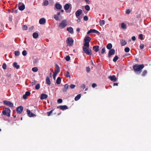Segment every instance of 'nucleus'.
I'll return each mask as SVG.
<instances>
[{
    "mask_svg": "<svg viewBox=\"0 0 151 151\" xmlns=\"http://www.w3.org/2000/svg\"><path fill=\"white\" fill-rule=\"evenodd\" d=\"M144 65L143 64L139 65L135 64L133 66V68L135 72H139V73L141 72V70L144 68Z\"/></svg>",
    "mask_w": 151,
    "mask_h": 151,
    "instance_id": "nucleus-1",
    "label": "nucleus"
},
{
    "mask_svg": "<svg viewBox=\"0 0 151 151\" xmlns=\"http://www.w3.org/2000/svg\"><path fill=\"white\" fill-rule=\"evenodd\" d=\"M83 50L84 52L87 55H92V50L89 49V47H87L83 46Z\"/></svg>",
    "mask_w": 151,
    "mask_h": 151,
    "instance_id": "nucleus-2",
    "label": "nucleus"
},
{
    "mask_svg": "<svg viewBox=\"0 0 151 151\" xmlns=\"http://www.w3.org/2000/svg\"><path fill=\"white\" fill-rule=\"evenodd\" d=\"M91 38L89 36L85 37L84 39V41L85 42L83 45L84 46L87 47H89V42H90Z\"/></svg>",
    "mask_w": 151,
    "mask_h": 151,
    "instance_id": "nucleus-3",
    "label": "nucleus"
},
{
    "mask_svg": "<svg viewBox=\"0 0 151 151\" xmlns=\"http://www.w3.org/2000/svg\"><path fill=\"white\" fill-rule=\"evenodd\" d=\"M67 20L64 19L62 20L61 22L60 23L59 27L61 29H63L67 26Z\"/></svg>",
    "mask_w": 151,
    "mask_h": 151,
    "instance_id": "nucleus-4",
    "label": "nucleus"
},
{
    "mask_svg": "<svg viewBox=\"0 0 151 151\" xmlns=\"http://www.w3.org/2000/svg\"><path fill=\"white\" fill-rule=\"evenodd\" d=\"M10 110L9 108H6L2 111V112L3 114L8 116H10Z\"/></svg>",
    "mask_w": 151,
    "mask_h": 151,
    "instance_id": "nucleus-5",
    "label": "nucleus"
},
{
    "mask_svg": "<svg viewBox=\"0 0 151 151\" xmlns=\"http://www.w3.org/2000/svg\"><path fill=\"white\" fill-rule=\"evenodd\" d=\"M66 42L68 45L71 46L73 45L74 40L72 37H69L67 38Z\"/></svg>",
    "mask_w": 151,
    "mask_h": 151,
    "instance_id": "nucleus-6",
    "label": "nucleus"
},
{
    "mask_svg": "<svg viewBox=\"0 0 151 151\" xmlns=\"http://www.w3.org/2000/svg\"><path fill=\"white\" fill-rule=\"evenodd\" d=\"M3 103L4 104L10 107H12L13 106V104L9 101H3Z\"/></svg>",
    "mask_w": 151,
    "mask_h": 151,
    "instance_id": "nucleus-7",
    "label": "nucleus"
},
{
    "mask_svg": "<svg viewBox=\"0 0 151 151\" xmlns=\"http://www.w3.org/2000/svg\"><path fill=\"white\" fill-rule=\"evenodd\" d=\"M108 78L113 82H115L117 80V78L114 75H110L108 77Z\"/></svg>",
    "mask_w": 151,
    "mask_h": 151,
    "instance_id": "nucleus-8",
    "label": "nucleus"
},
{
    "mask_svg": "<svg viewBox=\"0 0 151 151\" xmlns=\"http://www.w3.org/2000/svg\"><path fill=\"white\" fill-rule=\"evenodd\" d=\"M115 52V50L114 49H110L109 52L108 57L110 58L111 55H114Z\"/></svg>",
    "mask_w": 151,
    "mask_h": 151,
    "instance_id": "nucleus-9",
    "label": "nucleus"
},
{
    "mask_svg": "<svg viewBox=\"0 0 151 151\" xmlns=\"http://www.w3.org/2000/svg\"><path fill=\"white\" fill-rule=\"evenodd\" d=\"M82 11L81 9H78L76 12V16L77 18H78L79 16L81 14Z\"/></svg>",
    "mask_w": 151,
    "mask_h": 151,
    "instance_id": "nucleus-10",
    "label": "nucleus"
},
{
    "mask_svg": "<svg viewBox=\"0 0 151 151\" xmlns=\"http://www.w3.org/2000/svg\"><path fill=\"white\" fill-rule=\"evenodd\" d=\"M57 108L58 109H60L62 110L68 109V107L66 105L60 106H57Z\"/></svg>",
    "mask_w": 151,
    "mask_h": 151,
    "instance_id": "nucleus-11",
    "label": "nucleus"
},
{
    "mask_svg": "<svg viewBox=\"0 0 151 151\" xmlns=\"http://www.w3.org/2000/svg\"><path fill=\"white\" fill-rule=\"evenodd\" d=\"M25 8V5L23 3L19 2V10L21 11L23 10Z\"/></svg>",
    "mask_w": 151,
    "mask_h": 151,
    "instance_id": "nucleus-12",
    "label": "nucleus"
},
{
    "mask_svg": "<svg viewBox=\"0 0 151 151\" xmlns=\"http://www.w3.org/2000/svg\"><path fill=\"white\" fill-rule=\"evenodd\" d=\"M46 19L44 18H41L39 20V23L41 24H44L46 23Z\"/></svg>",
    "mask_w": 151,
    "mask_h": 151,
    "instance_id": "nucleus-13",
    "label": "nucleus"
},
{
    "mask_svg": "<svg viewBox=\"0 0 151 151\" xmlns=\"http://www.w3.org/2000/svg\"><path fill=\"white\" fill-rule=\"evenodd\" d=\"M69 87V85L67 84H65L64 85V88L62 90L64 92H65Z\"/></svg>",
    "mask_w": 151,
    "mask_h": 151,
    "instance_id": "nucleus-14",
    "label": "nucleus"
},
{
    "mask_svg": "<svg viewBox=\"0 0 151 151\" xmlns=\"http://www.w3.org/2000/svg\"><path fill=\"white\" fill-rule=\"evenodd\" d=\"M60 71V68L59 66L57 65H56V69L55 70L54 73L58 74Z\"/></svg>",
    "mask_w": 151,
    "mask_h": 151,
    "instance_id": "nucleus-15",
    "label": "nucleus"
},
{
    "mask_svg": "<svg viewBox=\"0 0 151 151\" xmlns=\"http://www.w3.org/2000/svg\"><path fill=\"white\" fill-rule=\"evenodd\" d=\"M99 47L98 45H96L93 47V49L96 52H98L99 50Z\"/></svg>",
    "mask_w": 151,
    "mask_h": 151,
    "instance_id": "nucleus-16",
    "label": "nucleus"
},
{
    "mask_svg": "<svg viewBox=\"0 0 151 151\" xmlns=\"http://www.w3.org/2000/svg\"><path fill=\"white\" fill-rule=\"evenodd\" d=\"M27 113L28 116H29L30 117H32L34 115V114L31 112L30 110H27Z\"/></svg>",
    "mask_w": 151,
    "mask_h": 151,
    "instance_id": "nucleus-17",
    "label": "nucleus"
},
{
    "mask_svg": "<svg viewBox=\"0 0 151 151\" xmlns=\"http://www.w3.org/2000/svg\"><path fill=\"white\" fill-rule=\"evenodd\" d=\"M90 30L91 33H96L98 35H99L100 34V32L99 31L95 29H91Z\"/></svg>",
    "mask_w": 151,
    "mask_h": 151,
    "instance_id": "nucleus-18",
    "label": "nucleus"
},
{
    "mask_svg": "<svg viewBox=\"0 0 151 151\" xmlns=\"http://www.w3.org/2000/svg\"><path fill=\"white\" fill-rule=\"evenodd\" d=\"M47 95L42 93L41 94L40 98L41 99H43L47 98Z\"/></svg>",
    "mask_w": 151,
    "mask_h": 151,
    "instance_id": "nucleus-19",
    "label": "nucleus"
},
{
    "mask_svg": "<svg viewBox=\"0 0 151 151\" xmlns=\"http://www.w3.org/2000/svg\"><path fill=\"white\" fill-rule=\"evenodd\" d=\"M55 8L58 9H60L62 7V6L60 4H56L55 5Z\"/></svg>",
    "mask_w": 151,
    "mask_h": 151,
    "instance_id": "nucleus-20",
    "label": "nucleus"
},
{
    "mask_svg": "<svg viewBox=\"0 0 151 151\" xmlns=\"http://www.w3.org/2000/svg\"><path fill=\"white\" fill-rule=\"evenodd\" d=\"M46 83L48 85H50L51 84V82L50 81V79L48 76H47L46 78Z\"/></svg>",
    "mask_w": 151,
    "mask_h": 151,
    "instance_id": "nucleus-21",
    "label": "nucleus"
},
{
    "mask_svg": "<svg viewBox=\"0 0 151 151\" xmlns=\"http://www.w3.org/2000/svg\"><path fill=\"white\" fill-rule=\"evenodd\" d=\"M67 30L72 34L73 33V30L72 27H70L67 28Z\"/></svg>",
    "mask_w": 151,
    "mask_h": 151,
    "instance_id": "nucleus-22",
    "label": "nucleus"
},
{
    "mask_svg": "<svg viewBox=\"0 0 151 151\" xmlns=\"http://www.w3.org/2000/svg\"><path fill=\"white\" fill-rule=\"evenodd\" d=\"M70 4H66L64 6V9L65 11L68 10L69 8Z\"/></svg>",
    "mask_w": 151,
    "mask_h": 151,
    "instance_id": "nucleus-23",
    "label": "nucleus"
},
{
    "mask_svg": "<svg viewBox=\"0 0 151 151\" xmlns=\"http://www.w3.org/2000/svg\"><path fill=\"white\" fill-rule=\"evenodd\" d=\"M121 43L122 46H123L126 45L127 42L125 40L122 39L121 40Z\"/></svg>",
    "mask_w": 151,
    "mask_h": 151,
    "instance_id": "nucleus-24",
    "label": "nucleus"
},
{
    "mask_svg": "<svg viewBox=\"0 0 151 151\" xmlns=\"http://www.w3.org/2000/svg\"><path fill=\"white\" fill-rule=\"evenodd\" d=\"M112 45L110 43L108 44L106 46L107 48L109 50H110L111 49V48H112Z\"/></svg>",
    "mask_w": 151,
    "mask_h": 151,
    "instance_id": "nucleus-25",
    "label": "nucleus"
},
{
    "mask_svg": "<svg viewBox=\"0 0 151 151\" xmlns=\"http://www.w3.org/2000/svg\"><path fill=\"white\" fill-rule=\"evenodd\" d=\"M13 66L17 69L19 68V65H18L17 62H14L13 64Z\"/></svg>",
    "mask_w": 151,
    "mask_h": 151,
    "instance_id": "nucleus-26",
    "label": "nucleus"
},
{
    "mask_svg": "<svg viewBox=\"0 0 151 151\" xmlns=\"http://www.w3.org/2000/svg\"><path fill=\"white\" fill-rule=\"evenodd\" d=\"M61 82V78L60 77H58L56 80V83L58 84H59Z\"/></svg>",
    "mask_w": 151,
    "mask_h": 151,
    "instance_id": "nucleus-27",
    "label": "nucleus"
},
{
    "mask_svg": "<svg viewBox=\"0 0 151 151\" xmlns=\"http://www.w3.org/2000/svg\"><path fill=\"white\" fill-rule=\"evenodd\" d=\"M81 94H78L75 97V100L76 101L78 100L81 98Z\"/></svg>",
    "mask_w": 151,
    "mask_h": 151,
    "instance_id": "nucleus-28",
    "label": "nucleus"
},
{
    "mask_svg": "<svg viewBox=\"0 0 151 151\" xmlns=\"http://www.w3.org/2000/svg\"><path fill=\"white\" fill-rule=\"evenodd\" d=\"M33 37L34 38H37L38 37V34L37 32H34L33 34Z\"/></svg>",
    "mask_w": 151,
    "mask_h": 151,
    "instance_id": "nucleus-29",
    "label": "nucleus"
},
{
    "mask_svg": "<svg viewBox=\"0 0 151 151\" xmlns=\"http://www.w3.org/2000/svg\"><path fill=\"white\" fill-rule=\"evenodd\" d=\"M65 75L67 77H69L70 78L71 77L70 73L68 71H67L66 73H65Z\"/></svg>",
    "mask_w": 151,
    "mask_h": 151,
    "instance_id": "nucleus-30",
    "label": "nucleus"
},
{
    "mask_svg": "<svg viewBox=\"0 0 151 151\" xmlns=\"http://www.w3.org/2000/svg\"><path fill=\"white\" fill-rule=\"evenodd\" d=\"M121 27L124 29H125L126 28V24L124 23L121 24Z\"/></svg>",
    "mask_w": 151,
    "mask_h": 151,
    "instance_id": "nucleus-31",
    "label": "nucleus"
},
{
    "mask_svg": "<svg viewBox=\"0 0 151 151\" xmlns=\"http://www.w3.org/2000/svg\"><path fill=\"white\" fill-rule=\"evenodd\" d=\"M105 21L104 20H100V24L101 26H102L105 24Z\"/></svg>",
    "mask_w": 151,
    "mask_h": 151,
    "instance_id": "nucleus-32",
    "label": "nucleus"
},
{
    "mask_svg": "<svg viewBox=\"0 0 151 151\" xmlns=\"http://www.w3.org/2000/svg\"><path fill=\"white\" fill-rule=\"evenodd\" d=\"M119 58L117 56H115L113 59V61L115 62H116Z\"/></svg>",
    "mask_w": 151,
    "mask_h": 151,
    "instance_id": "nucleus-33",
    "label": "nucleus"
},
{
    "mask_svg": "<svg viewBox=\"0 0 151 151\" xmlns=\"http://www.w3.org/2000/svg\"><path fill=\"white\" fill-rule=\"evenodd\" d=\"M32 70L33 72H36L38 71V69L37 67H35L32 68Z\"/></svg>",
    "mask_w": 151,
    "mask_h": 151,
    "instance_id": "nucleus-34",
    "label": "nucleus"
},
{
    "mask_svg": "<svg viewBox=\"0 0 151 151\" xmlns=\"http://www.w3.org/2000/svg\"><path fill=\"white\" fill-rule=\"evenodd\" d=\"M147 73V71L146 70H144L142 73V76H145Z\"/></svg>",
    "mask_w": 151,
    "mask_h": 151,
    "instance_id": "nucleus-35",
    "label": "nucleus"
},
{
    "mask_svg": "<svg viewBox=\"0 0 151 151\" xmlns=\"http://www.w3.org/2000/svg\"><path fill=\"white\" fill-rule=\"evenodd\" d=\"M85 9L87 11H88L90 10V7L88 5H86L85 6Z\"/></svg>",
    "mask_w": 151,
    "mask_h": 151,
    "instance_id": "nucleus-36",
    "label": "nucleus"
},
{
    "mask_svg": "<svg viewBox=\"0 0 151 151\" xmlns=\"http://www.w3.org/2000/svg\"><path fill=\"white\" fill-rule=\"evenodd\" d=\"M54 109L50 111L49 112H47V114L48 116H50L51 114L52 113V112L53 111V110H54Z\"/></svg>",
    "mask_w": 151,
    "mask_h": 151,
    "instance_id": "nucleus-37",
    "label": "nucleus"
},
{
    "mask_svg": "<svg viewBox=\"0 0 151 151\" xmlns=\"http://www.w3.org/2000/svg\"><path fill=\"white\" fill-rule=\"evenodd\" d=\"M40 87V84H37L36 85L35 87V88L36 90L39 89Z\"/></svg>",
    "mask_w": 151,
    "mask_h": 151,
    "instance_id": "nucleus-38",
    "label": "nucleus"
},
{
    "mask_svg": "<svg viewBox=\"0 0 151 151\" xmlns=\"http://www.w3.org/2000/svg\"><path fill=\"white\" fill-rule=\"evenodd\" d=\"M129 50H130V49L128 47H126L124 49V51L126 52H129Z\"/></svg>",
    "mask_w": 151,
    "mask_h": 151,
    "instance_id": "nucleus-39",
    "label": "nucleus"
},
{
    "mask_svg": "<svg viewBox=\"0 0 151 151\" xmlns=\"http://www.w3.org/2000/svg\"><path fill=\"white\" fill-rule=\"evenodd\" d=\"M23 109V108L22 106H19V114L21 113Z\"/></svg>",
    "mask_w": 151,
    "mask_h": 151,
    "instance_id": "nucleus-40",
    "label": "nucleus"
},
{
    "mask_svg": "<svg viewBox=\"0 0 151 151\" xmlns=\"http://www.w3.org/2000/svg\"><path fill=\"white\" fill-rule=\"evenodd\" d=\"M65 59L67 61H69V60H70V57L68 55V56H66L65 58Z\"/></svg>",
    "mask_w": 151,
    "mask_h": 151,
    "instance_id": "nucleus-41",
    "label": "nucleus"
},
{
    "mask_svg": "<svg viewBox=\"0 0 151 151\" xmlns=\"http://www.w3.org/2000/svg\"><path fill=\"white\" fill-rule=\"evenodd\" d=\"M43 4L44 6H47L48 4V2L47 1L45 0L43 2Z\"/></svg>",
    "mask_w": 151,
    "mask_h": 151,
    "instance_id": "nucleus-42",
    "label": "nucleus"
},
{
    "mask_svg": "<svg viewBox=\"0 0 151 151\" xmlns=\"http://www.w3.org/2000/svg\"><path fill=\"white\" fill-rule=\"evenodd\" d=\"M22 54L24 56H26L27 54V52L25 50H24L22 52Z\"/></svg>",
    "mask_w": 151,
    "mask_h": 151,
    "instance_id": "nucleus-43",
    "label": "nucleus"
},
{
    "mask_svg": "<svg viewBox=\"0 0 151 151\" xmlns=\"http://www.w3.org/2000/svg\"><path fill=\"white\" fill-rule=\"evenodd\" d=\"M14 53L15 56L19 55V51H15Z\"/></svg>",
    "mask_w": 151,
    "mask_h": 151,
    "instance_id": "nucleus-44",
    "label": "nucleus"
},
{
    "mask_svg": "<svg viewBox=\"0 0 151 151\" xmlns=\"http://www.w3.org/2000/svg\"><path fill=\"white\" fill-rule=\"evenodd\" d=\"M76 87V85H74V84H71L70 86V87L71 89H73L75 88V87Z\"/></svg>",
    "mask_w": 151,
    "mask_h": 151,
    "instance_id": "nucleus-45",
    "label": "nucleus"
},
{
    "mask_svg": "<svg viewBox=\"0 0 151 151\" xmlns=\"http://www.w3.org/2000/svg\"><path fill=\"white\" fill-rule=\"evenodd\" d=\"M83 19L86 21H88V17L86 15L85 16L83 17Z\"/></svg>",
    "mask_w": 151,
    "mask_h": 151,
    "instance_id": "nucleus-46",
    "label": "nucleus"
},
{
    "mask_svg": "<svg viewBox=\"0 0 151 151\" xmlns=\"http://www.w3.org/2000/svg\"><path fill=\"white\" fill-rule=\"evenodd\" d=\"M54 18L56 20H58L59 19V17L58 15H55Z\"/></svg>",
    "mask_w": 151,
    "mask_h": 151,
    "instance_id": "nucleus-47",
    "label": "nucleus"
},
{
    "mask_svg": "<svg viewBox=\"0 0 151 151\" xmlns=\"http://www.w3.org/2000/svg\"><path fill=\"white\" fill-rule=\"evenodd\" d=\"M22 29L23 30H27V27L26 25H23L22 27Z\"/></svg>",
    "mask_w": 151,
    "mask_h": 151,
    "instance_id": "nucleus-48",
    "label": "nucleus"
},
{
    "mask_svg": "<svg viewBox=\"0 0 151 151\" xmlns=\"http://www.w3.org/2000/svg\"><path fill=\"white\" fill-rule=\"evenodd\" d=\"M144 45L143 44H141L139 46L140 48L141 49H143L144 48Z\"/></svg>",
    "mask_w": 151,
    "mask_h": 151,
    "instance_id": "nucleus-49",
    "label": "nucleus"
},
{
    "mask_svg": "<svg viewBox=\"0 0 151 151\" xmlns=\"http://www.w3.org/2000/svg\"><path fill=\"white\" fill-rule=\"evenodd\" d=\"M62 101H63L62 100L60 99H58L57 101L58 102L59 104L62 103Z\"/></svg>",
    "mask_w": 151,
    "mask_h": 151,
    "instance_id": "nucleus-50",
    "label": "nucleus"
},
{
    "mask_svg": "<svg viewBox=\"0 0 151 151\" xmlns=\"http://www.w3.org/2000/svg\"><path fill=\"white\" fill-rule=\"evenodd\" d=\"M27 96H29L30 94V93L29 91H27L25 94Z\"/></svg>",
    "mask_w": 151,
    "mask_h": 151,
    "instance_id": "nucleus-51",
    "label": "nucleus"
},
{
    "mask_svg": "<svg viewBox=\"0 0 151 151\" xmlns=\"http://www.w3.org/2000/svg\"><path fill=\"white\" fill-rule=\"evenodd\" d=\"M6 64L4 63L2 65V68L4 69H5L6 68Z\"/></svg>",
    "mask_w": 151,
    "mask_h": 151,
    "instance_id": "nucleus-52",
    "label": "nucleus"
},
{
    "mask_svg": "<svg viewBox=\"0 0 151 151\" xmlns=\"http://www.w3.org/2000/svg\"><path fill=\"white\" fill-rule=\"evenodd\" d=\"M58 74L57 73H53V79L54 80H55V78H56V75H57Z\"/></svg>",
    "mask_w": 151,
    "mask_h": 151,
    "instance_id": "nucleus-53",
    "label": "nucleus"
},
{
    "mask_svg": "<svg viewBox=\"0 0 151 151\" xmlns=\"http://www.w3.org/2000/svg\"><path fill=\"white\" fill-rule=\"evenodd\" d=\"M105 52V48L104 47L102 49L101 53L102 54H103Z\"/></svg>",
    "mask_w": 151,
    "mask_h": 151,
    "instance_id": "nucleus-54",
    "label": "nucleus"
},
{
    "mask_svg": "<svg viewBox=\"0 0 151 151\" xmlns=\"http://www.w3.org/2000/svg\"><path fill=\"white\" fill-rule=\"evenodd\" d=\"M12 17L11 15H10L9 17V20L10 21H12Z\"/></svg>",
    "mask_w": 151,
    "mask_h": 151,
    "instance_id": "nucleus-55",
    "label": "nucleus"
},
{
    "mask_svg": "<svg viewBox=\"0 0 151 151\" xmlns=\"http://www.w3.org/2000/svg\"><path fill=\"white\" fill-rule=\"evenodd\" d=\"M126 13L128 14H129L130 12V11L129 9H127L126 11Z\"/></svg>",
    "mask_w": 151,
    "mask_h": 151,
    "instance_id": "nucleus-56",
    "label": "nucleus"
},
{
    "mask_svg": "<svg viewBox=\"0 0 151 151\" xmlns=\"http://www.w3.org/2000/svg\"><path fill=\"white\" fill-rule=\"evenodd\" d=\"M12 12H14L16 14L18 12V10L17 9L13 10V11H12Z\"/></svg>",
    "mask_w": 151,
    "mask_h": 151,
    "instance_id": "nucleus-57",
    "label": "nucleus"
},
{
    "mask_svg": "<svg viewBox=\"0 0 151 151\" xmlns=\"http://www.w3.org/2000/svg\"><path fill=\"white\" fill-rule=\"evenodd\" d=\"M27 96L24 94L23 96V98L24 99H27Z\"/></svg>",
    "mask_w": 151,
    "mask_h": 151,
    "instance_id": "nucleus-58",
    "label": "nucleus"
},
{
    "mask_svg": "<svg viewBox=\"0 0 151 151\" xmlns=\"http://www.w3.org/2000/svg\"><path fill=\"white\" fill-rule=\"evenodd\" d=\"M97 86L96 84L95 83H93L92 84V86L93 88H95Z\"/></svg>",
    "mask_w": 151,
    "mask_h": 151,
    "instance_id": "nucleus-59",
    "label": "nucleus"
},
{
    "mask_svg": "<svg viewBox=\"0 0 151 151\" xmlns=\"http://www.w3.org/2000/svg\"><path fill=\"white\" fill-rule=\"evenodd\" d=\"M139 36L141 40H142L143 39V35L142 34H140Z\"/></svg>",
    "mask_w": 151,
    "mask_h": 151,
    "instance_id": "nucleus-60",
    "label": "nucleus"
},
{
    "mask_svg": "<svg viewBox=\"0 0 151 151\" xmlns=\"http://www.w3.org/2000/svg\"><path fill=\"white\" fill-rule=\"evenodd\" d=\"M90 71V68L89 67L87 68L86 71L88 72H89Z\"/></svg>",
    "mask_w": 151,
    "mask_h": 151,
    "instance_id": "nucleus-61",
    "label": "nucleus"
},
{
    "mask_svg": "<svg viewBox=\"0 0 151 151\" xmlns=\"http://www.w3.org/2000/svg\"><path fill=\"white\" fill-rule=\"evenodd\" d=\"M78 18V19L77 20V22L78 23L80 22H81V20L80 18H79V17H78V18Z\"/></svg>",
    "mask_w": 151,
    "mask_h": 151,
    "instance_id": "nucleus-62",
    "label": "nucleus"
},
{
    "mask_svg": "<svg viewBox=\"0 0 151 151\" xmlns=\"http://www.w3.org/2000/svg\"><path fill=\"white\" fill-rule=\"evenodd\" d=\"M132 39L133 41H135L136 39V37L134 36H133L132 37Z\"/></svg>",
    "mask_w": 151,
    "mask_h": 151,
    "instance_id": "nucleus-63",
    "label": "nucleus"
},
{
    "mask_svg": "<svg viewBox=\"0 0 151 151\" xmlns=\"http://www.w3.org/2000/svg\"><path fill=\"white\" fill-rule=\"evenodd\" d=\"M85 84H83L81 86V87L82 88H83V89H84L85 88Z\"/></svg>",
    "mask_w": 151,
    "mask_h": 151,
    "instance_id": "nucleus-64",
    "label": "nucleus"
}]
</instances>
